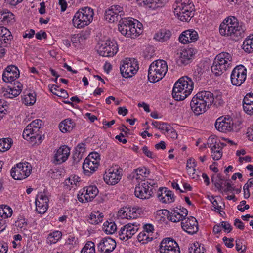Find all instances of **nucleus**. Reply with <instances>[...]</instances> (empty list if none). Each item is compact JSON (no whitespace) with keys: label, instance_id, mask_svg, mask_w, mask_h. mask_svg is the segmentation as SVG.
<instances>
[{"label":"nucleus","instance_id":"obj_1","mask_svg":"<svg viewBox=\"0 0 253 253\" xmlns=\"http://www.w3.org/2000/svg\"><path fill=\"white\" fill-rule=\"evenodd\" d=\"M219 30L222 36L230 37L233 40L238 41L244 37L246 28L235 17H232L224 20L220 24Z\"/></svg>","mask_w":253,"mask_h":253},{"label":"nucleus","instance_id":"obj_2","mask_svg":"<svg viewBox=\"0 0 253 253\" xmlns=\"http://www.w3.org/2000/svg\"><path fill=\"white\" fill-rule=\"evenodd\" d=\"M214 101L213 94L211 92L202 91L197 93L190 102V107L196 115L204 113Z\"/></svg>","mask_w":253,"mask_h":253},{"label":"nucleus","instance_id":"obj_3","mask_svg":"<svg viewBox=\"0 0 253 253\" xmlns=\"http://www.w3.org/2000/svg\"><path fill=\"white\" fill-rule=\"evenodd\" d=\"M194 83L187 76L181 77L174 84L172 95L176 101H181L190 94L193 89Z\"/></svg>","mask_w":253,"mask_h":253},{"label":"nucleus","instance_id":"obj_4","mask_svg":"<svg viewBox=\"0 0 253 253\" xmlns=\"http://www.w3.org/2000/svg\"><path fill=\"white\" fill-rule=\"evenodd\" d=\"M173 8L175 15L181 21H189L194 14V5L191 0H176Z\"/></svg>","mask_w":253,"mask_h":253},{"label":"nucleus","instance_id":"obj_5","mask_svg":"<svg viewBox=\"0 0 253 253\" xmlns=\"http://www.w3.org/2000/svg\"><path fill=\"white\" fill-rule=\"evenodd\" d=\"M232 63V55L226 52H222L214 58L211 67V71L215 76H220L228 68H231Z\"/></svg>","mask_w":253,"mask_h":253},{"label":"nucleus","instance_id":"obj_6","mask_svg":"<svg viewBox=\"0 0 253 253\" xmlns=\"http://www.w3.org/2000/svg\"><path fill=\"white\" fill-rule=\"evenodd\" d=\"M94 12L89 7L80 8L74 15L72 19L74 26L77 28H82L88 25L92 21Z\"/></svg>","mask_w":253,"mask_h":253},{"label":"nucleus","instance_id":"obj_7","mask_svg":"<svg viewBox=\"0 0 253 253\" xmlns=\"http://www.w3.org/2000/svg\"><path fill=\"white\" fill-rule=\"evenodd\" d=\"M168 71V65L165 61L157 60L153 62L150 65L148 77L152 83H156L161 80Z\"/></svg>","mask_w":253,"mask_h":253},{"label":"nucleus","instance_id":"obj_8","mask_svg":"<svg viewBox=\"0 0 253 253\" xmlns=\"http://www.w3.org/2000/svg\"><path fill=\"white\" fill-rule=\"evenodd\" d=\"M138 69L137 61L134 58H126L122 61L120 67L121 74L125 78L132 77Z\"/></svg>","mask_w":253,"mask_h":253},{"label":"nucleus","instance_id":"obj_9","mask_svg":"<svg viewBox=\"0 0 253 253\" xmlns=\"http://www.w3.org/2000/svg\"><path fill=\"white\" fill-rule=\"evenodd\" d=\"M32 167L27 163H19L12 168L11 175L15 180H22L28 177L31 174Z\"/></svg>","mask_w":253,"mask_h":253},{"label":"nucleus","instance_id":"obj_10","mask_svg":"<svg viewBox=\"0 0 253 253\" xmlns=\"http://www.w3.org/2000/svg\"><path fill=\"white\" fill-rule=\"evenodd\" d=\"M122 175V169L118 166H112L105 170L103 179L107 184L114 185L119 182Z\"/></svg>","mask_w":253,"mask_h":253},{"label":"nucleus","instance_id":"obj_11","mask_svg":"<svg viewBox=\"0 0 253 253\" xmlns=\"http://www.w3.org/2000/svg\"><path fill=\"white\" fill-rule=\"evenodd\" d=\"M118 51V46L115 40H107L102 42L97 49L98 53L103 57H111Z\"/></svg>","mask_w":253,"mask_h":253},{"label":"nucleus","instance_id":"obj_12","mask_svg":"<svg viewBox=\"0 0 253 253\" xmlns=\"http://www.w3.org/2000/svg\"><path fill=\"white\" fill-rule=\"evenodd\" d=\"M247 76V69L242 65L235 67L232 71L230 79L233 85L239 86L245 82Z\"/></svg>","mask_w":253,"mask_h":253},{"label":"nucleus","instance_id":"obj_13","mask_svg":"<svg viewBox=\"0 0 253 253\" xmlns=\"http://www.w3.org/2000/svg\"><path fill=\"white\" fill-rule=\"evenodd\" d=\"M123 8L118 5H113L105 11V19L109 23H114L123 18Z\"/></svg>","mask_w":253,"mask_h":253},{"label":"nucleus","instance_id":"obj_14","mask_svg":"<svg viewBox=\"0 0 253 253\" xmlns=\"http://www.w3.org/2000/svg\"><path fill=\"white\" fill-rule=\"evenodd\" d=\"M99 191L95 185L84 187L78 195V200L82 203L91 201L98 194Z\"/></svg>","mask_w":253,"mask_h":253},{"label":"nucleus","instance_id":"obj_15","mask_svg":"<svg viewBox=\"0 0 253 253\" xmlns=\"http://www.w3.org/2000/svg\"><path fill=\"white\" fill-rule=\"evenodd\" d=\"M159 250L160 253H180L178 244L172 239L167 238L161 242Z\"/></svg>","mask_w":253,"mask_h":253},{"label":"nucleus","instance_id":"obj_16","mask_svg":"<svg viewBox=\"0 0 253 253\" xmlns=\"http://www.w3.org/2000/svg\"><path fill=\"white\" fill-rule=\"evenodd\" d=\"M139 226L136 223H129L123 226L118 233L120 239L127 241L131 238L138 231Z\"/></svg>","mask_w":253,"mask_h":253},{"label":"nucleus","instance_id":"obj_17","mask_svg":"<svg viewBox=\"0 0 253 253\" xmlns=\"http://www.w3.org/2000/svg\"><path fill=\"white\" fill-rule=\"evenodd\" d=\"M23 137L25 139L30 140L34 144L41 143L44 138V136L41 135L40 130L37 129V127H31V128L30 127L28 128V126L23 131Z\"/></svg>","mask_w":253,"mask_h":253},{"label":"nucleus","instance_id":"obj_18","mask_svg":"<svg viewBox=\"0 0 253 253\" xmlns=\"http://www.w3.org/2000/svg\"><path fill=\"white\" fill-rule=\"evenodd\" d=\"M215 126L219 131L227 133L233 130V123L231 118L220 117L216 120Z\"/></svg>","mask_w":253,"mask_h":253},{"label":"nucleus","instance_id":"obj_19","mask_svg":"<svg viewBox=\"0 0 253 253\" xmlns=\"http://www.w3.org/2000/svg\"><path fill=\"white\" fill-rule=\"evenodd\" d=\"M116 247V241L110 237L102 238L97 244L98 251L101 253H110Z\"/></svg>","mask_w":253,"mask_h":253},{"label":"nucleus","instance_id":"obj_20","mask_svg":"<svg viewBox=\"0 0 253 253\" xmlns=\"http://www.w3.org/2000/svg\"><path fill=\"white\" fill-rule=\"evenodd\" d=\"M49 201V198L44 192L38 194L35 201L36 211L40 214L44 213L48 208Z\"/></svg>","mask_w":253,"mask_h":253},{"label":"nucleus","instance_id":"obj_21","mask_svg":"<svg viewBox=\"0 0 253 253\" xmlns=\"http://www.w3.org/2000/svg\"><path fill=\"white\" fill-rule=\"evenodd\" d=\"M197 50L193 48H184L180 52V55L177 63L179 66H185L192 60V58L196 53Z\"/></svg>","mask_w":253,"mask_h":253},{"label":"nucleus","instance_id":"obj_22","mask_svg":"<svg viewBox=\"0 0 253 253\" xmlns=\"http://www.w3.org/2000/svg\"><path fill=\"white\" fill-rule=\"evenodd\" d=\"M153 189L150 187L145 183L139 182L135 188V195L141 199H148L152 196L153 194Z\"/></svg>","mask_w":253,"mask_h":253},{"label":"nucleus","instance_id":"obj_23","mask_svg":"<svg viewBox=\"0 0 253 253\" xmlns=\"http://www.w3.org/2000/svg\"><path fill=\"white\" fill-rule=\"evenodd\" d=\"M19 77V71L14 65L8 66L2 74V79L5 82L11 83Z\"/></svg>","mask_w":253,"mask_h":253},{"label":"nucleus","instance_id":"obj_24","mask_svg":"<svg viewBox=\"0 0 253 253\" xmlns=\"http://www.w3.org/2000/svg\"><path fill=\"white\" fill-rule=\"evenodd\" d=\"M181 225L182 229L189 234L193 235L198 231V222L193 216L188 218L185 222L182 221Z\"/></svg>","mask_w":253,"mask_h":253},{"label":"nucleus","instance_id":"obj_25","mask_svg":"<svg viewBox=\"0 0 253 253\" xmlns=\"http://www.w3.org/2000/svg\"><path fill=\"white\" fill-rule=\"evenodd\" d=\"M157 196L160 201L163 203L169 204L175 200V197L172 192L168 190L166 187L159 188Z\"/></svg>","mask_w":253,"mask_h":253},{"label":"nucleus","instance_id":"obj_26","mask_svg":"<svg viewBox=\"0 0 253 253\" xmlns=\"http://www.w3.org/2000/svg\"><path fill=\"white\" fill-rule=\"evenodd\" d=\"M198 38L197 31L193 29H189L181 34L179 37V41L183 44H186L196 41Z\"/></svg>","mask_w":253,"mask_h":253},{"label":"nucleus","instance_id":"obj_27","mask_svg":"<svg viewBox=\"0 0 253 253\" xmlns=\"http://www.w3.org/2000/svg\"><path fill=\"white\" fill-rule=\"evenodd\" d=\"M70 154V149L66 145L61 146L54 155V162L57 164L65 162Z\"/></svg>","mask_w":253,"mask_h":253},{"label":"nucleus","instance_id":"obj_28","mask_svg":"<svg viewBox=\"0 0 253 253\" xmlns=\"http://www.w3.org/2000/svg\"><path fill=\"white\" fill-rule=\"evenodd\" d=\"M99 162L97 161H92L90 158H86L83 164L84 173L87 176H90L96 171Z\"/></svg>","mask_w":253,"mask_h":253},{"label":"nucleus","instance_id":"obj_29","mask_svg":"<svg viewBox=\"0 0 253 253\" xmlns=\"http://www.w3.org/2000/svg\"><path fill=\"white\" fill-rule=\"evenodd\" d=\"M76 124L72 119L68 118L62 121L59 125L60 130L63 133L70 132L75 127Z\"/></svg>","mask_w":253,"mask_h":253},{"label":"nucleus","instance_id":"obj_30","mask_svg":"<svg viewBox=\"0 0 253 253\" xmlns=\"http://www.w3.org/2000/svg\"><path fill=\"white\" fill-rule=\"evenodd\" d=\"M131 23V20L126 18L120 19L118 24V30L121 34L127 37V33L129 32V28Z\"/></svg>","mask_w":253,"mask_h":253},{"label":"nucleus","instance_id":"obj_31","mask_svg":"<svg viewBox=\"0 0 253 253\" xmlns=\"http://www.w3.org/2000/svg\"><path fill=\"white\" fill-rule=\"evenodd\" d=\"M171 36V33L169 30L161 29L155 34L154 38L156 41L164 42L169 40Z\"/></svg>","mask_w":253,"mask_h":253},{"label":"nucleus","instance_id":"obj_32","mask_svg":"<svg viewBox=\"0 0 253 253\" xmlns=\"http://www.w3.org/2000/svg\"><path fill=\"white\" fill-rule=\"evenodd\" d=\"M144 5L153 10L161 8L167 3L168 0H141Z\"/></svg>","mask_w":253,"mask_h":253},{"label":"nucleus","instance_id":"obj_33","mask_svg":"<svg viewBox=\"0 0 253 253\" xmlns=\"http://www.w3.org/2000/svg\"><path fill=\"white\" fill-rule=\"evenodd\" d=\"M224 143H218L217 145L211 148V156L214 160H219L222 156V149L226 146Z\"/></svg>","mask_w":253,"mask_h":253},{"label":"nucleus","instance_id":"obj_34","mask_svg":"<svg viewBox=\"0 0 253 253\" xmlns=\"http://www.w3.org/2000/svg\"><path fill=\"white\" fill-rule=\"evenodd\" d=\"M0 17L2 19V24L12 23L14 22V15L8 10L0 11Z\"/></svg>","mask_w":253,"mask_h":253},{"label":"nucleus","instance_id":"obj_35","mask_svg":"<svg viewBox=\"0 0 253 253\" xmlns=\"http://www.w3.org/2000/svg\"><path fill=\"white\" fill-rule=\"evenodd\" d=\"M165 211L168 212V219L169 221L173 222H177L180 221H183V217L180 215V213L176 211L175 209L172 210L171 212L168 210H165Z\"/></svg>","mask_w":253,"mask_h":253},{"label":"nucleus","instance_id":"obj_36","mask_svg":"<svg viewBox=\"0 0 253 253\" xmlns=\"http://www.w3.org/2000/svg\"><path fill=\"white\" fill-rule=\"evenodd\" d=\"M12 214V210L7 205L0 206V219H5L10 217Z\"/></svg>","mask_w":253,"mask_h":253},{"label":"nucleus","instance_id":"obj_37","mask_svg":"<svg viewBox=\"0 0 253 253\" xmlns=\"http://www.w3.org/2000/svg\"><path fill=\"white\" fill-rule=\"evenodd\" d=\"M2 93L3 96L7 98H13L18 96L21 92V90L17 89H12L11 88H3Z\"/></svg>","mask_w":253,"mask_h":253},{"label":"nucleus","instance_id":"obj_38","mask_svg":"<svg viewBox=\"0 0 253 253\" xmlns=\"http://www.w3.org/2000/svg\"><path fill=\"white\" fill-rule=\"evenodd\" d=\"M12 143V140L10 138L0 139V151L5 152L9 150Z\"/></svg>","mask_w":253,"mask_h":253},{"label":"nucleus","instance_id":"obj_39","mask_svg":"<svg viewBox=\"0 0 253 253\" xmlns=\"http://www.w3.org/2000/svg\"><path fill=\"white\" fill-rule=\"evenodd\" d=\"M117 229V226L114 222H105L103 224V230L107 234L114 233Z\"/></svg>","mask_w":253,"mask_h":253},{"label":"nucleus","instance_id":"obj_40","mask_svg":"<svg viewBox=\"0 0 253 253\" xmlns=\"http://www.w3.org/2000/svg\"><path fill=\"white\" fill-rule=\"evenodd\" d=\"M103 217L102 213L98 212L95 213H91L88 219V221L92 224L97 225L101 222Z\"/></svg>","mask_w":253,"mask_h":253},{"label":"nucleus","instance_id":"obj_41","mask_svg":"<svg viewBox=\"0 0 253 253\" xmlns=\"http://www.w3.org/2000/svg\"><path fill=\"white\" fill-rule=\"evenodd\" d=\"M129 30V32L127 33V37L128 38H134L142 33V31L140 29H136V23H134L131 20Z\"/></svg>","mask_w":253,"mask_h":253},{"label":"nucleus","instance_id":"obj_42","mask_svg":"<svg viewBox=\"0 0 253 253\" xmlns=\"http://www.w3.org/2000/svg\"><path fill=\"white\" fill-rule=\"evenodd\" d=\"M243 49L248 53H251L253 51V39L252 37H250V36L244 40Z\"/></svg>","mask_w":253,"mask_h":253},{"label":"nucleus","instance_id":"obj_43","mask_svg":"<svg viewBox=\"0 0 253 253\" xmlns=\"http://www.w3.org/2000/svg\"><path fill=\"white\" fill-rule=\"evenodd\" d=\"M62 233L59 231H55L50 233L48 236V243L50 244L56 243L62 237Z\"/></svg>","mask_w":253,"mask_h":253},{"label":"nucleus","instance_id":"obj_44","mask_svg":"<svg viewBox=\"0 0 253 253\" xmlns=\"http://www.w3.org/2000/svg\"><path fill=\"white\" fill-rule=\"evenodd\" d=\"M152 235H149V233L144 232H141L137 236L138 240L142 244H146L151 241L153 239Z\"/></svg>","mask_w":253,"mask_h":253},{"label":"nucleus","instance_id":"obj_45","mask_svg":"<svg viewBox=\"0 0 253 253\" xmlns=\"http://www.w3.org/2000/svg\"><path fill=\"white\" fill-rule=\"evenodd\" d=\"M136 179L137 180H141L140 182H142L144 180L143 178L146 177L149 174V170H148L146 168H138L136 169Z\"/></svg>","mask_w":253,"mask_h":253},{"label":"nucleus","instance_id":"obj_46","mask_svg":"<svg viewBox=\"0 0 253 253\" xmlns=\"http://www.w3.org/2000/svg\"><path fill=\"white\" fill-rule=\"evenodd\" d=\"M138 210H139V209H136V208H133L132 209H129V214H131L130 213L132 212V216H131L130 215H128V213L126 212V211H125L124 210H120L118 211V215L122 218H128V216L130 218H131L132 217H133V218H134L135 215H134V214H135L136 213L137 211H139Z\"/></svg>","mask_w":253,"mask_h":253},{"label":"nucleus","instance_id":"obj_47","mask_svg":"<svg viewBox=\"0 0 253 253\" xmlns=\"http://www.w3.org/2000/svg\"><path fill=\"white\" fill-rule=\"evenodd\" d=\"M81 253H95L94 243L92 241H88L82 249Z\"/></svg>","mask_w":253,"mask_h":253},{"label":"nucleus","instance_id":"obj_48","mask_svg":"<svg viewBox=\"0 0 253 253\" xmlns=\"http://www.w3.org/2000/svg\"><path fill=\"white\" fill-rule=\"evenodd\" d=\"M22 101L26 105H33L36 102V95L34 93H29L25 95L22 99Z\"/></svg>","mask_w":253,"mask_h":253},{"label":"nucleus","instance_id":"obj_49","mask_svg":"<svg viewBox=\"0 0 253 253\" xmlns=\"http://www.w3.org/2000/svg\"><path fill=\"white\" fill-rule=\"evenodd\" d=\"M189 250L190 253H204L205 251L203 245H200L198 242L194 243Z\"/></svg>","mask_w":253,"mask_h":253},{"label":"nucleus","instance_id":"obj_50","mask_svg":"<svg viewBox=\"0 0 253 253\" xmlns=\"http://www.w3.org/2000/svg\"><path fill=\"white\" fill-rule=\"evenodd\" d=\"M152 125L156 128L162 131H165V132H166L167 130H168V128L169 126V125L167 123H164L156 121H153Z\"/></svg>","mask_w":253,"mask_h":253},{"label":"nucleus","instance_id":"obj_51","mask_svg":"<svg viewBox=\"0 0 253 253\" xmlns=\"http://www.w3.org/2000/svg\"><path fill=\"white\" fill-rule=\"evenodd\" d=\"M16 224V225L20 229L21 232H24L25 234L28 232V229L26 228L27 223L24 219L18 221Z\"/></svg>","mask_w":253,"mask_h":253},{"label":"nucleus","instance_id":"obj_52","mask_svg":"<svg viewBox=\"0 0 253 253\" xmlns=\"http://www.w3.org/2000/svg\"><path fill=\"white\" fill-rule=\"evenodd\" d=\"M218 178L220 180L219 182H215L213 178H212V182L214 184L215 187L221 192H222V190L223 189V185L224 183L222 182H220V181L223 180V179L221 178V176L220 174L217 175Z\"/></svg>","mask_w":253,"mask_h":253},{"label":"nucleus","instance_id":"obj_53","mask_svg":"<svg viewBox=\"0 0 253 253\" xmlns=\"http://www.w3.org/2000/svg\"><path fill=\"white\" fill-rule=\"evenodd\" d=\"M221 143V142L218 140L216 138L213 137H209L208 140L207 145L208 147L213 149V147L217 145L218 143Z\"/></svg>","mask_w":253,"mask_h":253},{"label":"nucleus","instance_id":"obj_54","mask_svg":"<svg viewBox=\"0 0 253 253\" xmlns=\"http://www.w3.org/2000/svg\"><path fill=\"white\" fill-rule=\"evenodd\" d=\"M28 126V128L31 127H37V129L40 130L41 126H42V121L39 119H36L32 121Z\"/></svg>","mask_w":253,"mask_h":253},{"label":"nucleus","instance_id":"obj_55","mask_svg":"<svg viewBox=\"0 0 253 253\" xmlns=\"http://www.w3.org/2000/svg\"><path fill=\"white\" fill-rule=\"evenodd\" d=\"M244 111L249 115L253 114V103L243 104Z\"/></svg>","mask_w":253,"mask_h":253},{"label":"nucleus","instance_id":"obj_56","mask_svg":"<svg viewBox=\"0 0 253 253\" xmlns=\"http://www.w3.org/2000/svg\"><path fill=\"white\" fill-rule=\"evenodd\" d=\"M143 153L148 157L151 159H154L156 158V155H155L152 151L148 149V148L146 146H144L142 147Z\"/></svg>","mask_w":253,"mask_h":253},{"label":"nucleus","instance_id":"obj_57","mask_svg":"<svg viewBox=\"0 0 253 253\" xmlns=\"http://www.w3.org/2000/svg\"><path fill=\"white\" fill-rule=\"evenodd\" d=\"M253 103V93H249L246 94L243 100V104Z\"/></svg>","mask_w":253,"mask_h":253},{"label":"nucleus","instance_id":"obj_58","mask_svg":"<svg viewBox=\"0 0 253 253\" xmlns=\"http://www.w3.org/2000/svg\"><path fill=\"white\" fill-rule=\"evenodd\" d=\"M71 41L75 47L82 42L79 37V34L73 35L71 37Z\"/></svg>","mask_w":253,"mask_h":253},{"label":"nucleus","instance_id":"obj_59","mask_svg":"<svg viewBox=\"0 0 253 253\" xmlns=\"http://www.w3.org/2000/svg\"><path fill=\"white\" fill-rule=\"evenodd\" d=\"M166 132L171 138L174 139L177 138V133L175 130L170 126L168 128Z\"/></svg>","mask_w":253,"mask_h":253},{"label":"nucleus","instance_id":"obj_60","mask_svg":"<svg viewBox=\"0 0 253 253\" xmlns=\"http://www.w3.org/2000/svg\"><path fill=\"white\" fill-rule=\"evenodd\" d=\"M143 231L149 233V235H152L154 231V227L152 224H148L143 226Z\"/></svg>","mask_w":253,"mask_h":253},{"label":"nucleus","instance_id":"obj_61","mask_svg":"<svg viewBox=\"0 0 253 253\" xmlns=\"http://www.w3.org/2000/svg\"><path fill=\"white\" fill-rule=\"evenodd\" d=\"M85 151V145L84 143L79 144L75 148V151L83 156Z\"/></svg>","mask_w":253,"mask_h":253},{"label":"nucleus","instance_id":"obj_62","mask_svg":"<svg viewBox=\"0 0 253 253\" xmlns=\"http://www.w3.org/2000/svg\"><path fill=\"white\" fill-rule=\"evenodd\" d=\"M221 226L224 228L225 231L229 233L231 231L232 227L230 223L226 221H222L220 223Z\"/></svg>","mask_w":253,"mask_h":253},{"label":"nucleus","instance_id":"obj_63","mask_svg":"<svg viewBox=\"0 0 253 253\" xmlns=\"http://www.w3.org/2000/svg\"><path fill=\"white\" fill-rule=\"evenodd\" d=\"M142 183H145V185L147 184V186H148L150 187V189L152 188V187H157V183L152 179H147L146 181L145 180H144Z\"/></svg>","mask_w":253,"mask_h":253},{"label":"nucleus","instance_id":"obj_64","mask_svg":"<svg viewBox=\"0 0 253 253\" xmlns=\"http://www.w3.org/2000/svg\"><path fill=\"white\" fill-rule=\"evenodd\" d=\"M223 241L225 242V245L228 248H232L234 246L233 242V238H228L226 237H224L223 238Z\"/></svg>","mask_w":253,"mask_h":253}]
</instances>
